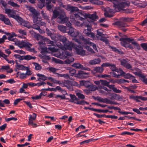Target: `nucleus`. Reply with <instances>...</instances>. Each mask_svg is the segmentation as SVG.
Segmentation results:
<instances>
[{"instance_id": "nucleus-1", "label": "nucleus", "mask_w": 147, "mask_h": 147, "mask_svg": "<svg viewBox=\"0 0 147 147\" xmlns=\"http://www.w3.org/2000/svg\"><path fill=\"white\" fill-rule=\"evenodd\" d=\"M61 41L64 45L65 49L69 50H72L73 48L78 55H84L85 54V52L83 49V47L80 45L77 46L71 42H69L64 36L60 35H57Z\"/></svg>"}, {"instance_id": "nucleus-2", "label": "nucleus", "mask_w": 147, "mask_h": 147, "mask_svg": "<svg viewBox=\"0 0 147 147\" xmlns=\"http://www.w3.org/2000/svg\"><path fill=\"white\" fill-rule=\"evenodd\" d=\"M68 34L71 36L74 37L73 40L79 44H81L80 40L77 38H75V37L78 36L81 39L83 42H84L85 45H88L90 46H92L94 49L96 50L97 49L96 45L90 41L89 39L85 38L83 36L80 35L79 34V32L73 28H71L69 29L68 32Z\"/></svg>"}, {"instance_id": "nucleus-3", "label": "nucleus", "mask_w": 147, "mask_h": 147, "mask_svg": "<svg viewBox=\"0 0 147 147\" xmlns=\"http://www.w3.org/2000/svg\"><path fill=\"white\" fill-rule=\"evenodd\" d=\"M53 13L52 19H55L59 16L57 19V22L58 23L64 24L69 20V18L66 16L65 13L63 10L59 12L57 10H55Z\"/></svg>"}, {"instance_id": "nucleus-4", "label": "nucleus", "mask_w": 147, "mask_h": 147, "mask_svg": "<svg viewBox=\"0 0 147 147\" xmlns=\"http://www.w3.org/2000/svg\"><path fill=\"white\" fill-rule=\"evenodd\" d=\"M130 2L126 0H120L114 1L113 7L117 11H121L125 7L129 6Z\"/></svg>"}, {"instance_id": "nucleus-5", "label": "nucleus", "mask_w": 147, "mask_h": 147, "mask_svg": "<svg viewBox=\"0 0 147 147\" xmlns=\"http://www.w3.org/2000/svg\"><path fill=\"white\" fill-rule=\"evenodd\" d=\"M15 44L21 48L26 47L27 49L28 50L31 52L34 51V50L33 48H30V47L32 46L31 44H30L28 42H25L23 40L21 41L19 40L15 42Z\"/></svg>"}, {"instance_id": "nucleus-6", "label": "nucleus", "mask_w": 147, "mask_h": 147, "mask_svg": "<svg viewBox=\"0 0 147 147\" xmlns=\"http://www.w3.org/2000/svg\"><path fill=\"white\" fill-rule=\"evenodd\" d=\"M84 25L87 28V30H85L84 31V32L86 34L87 36L94 38L95 37V35L93 33L91 32V27L90 25L88 24H85L84 23Z\"/></svg>"}, {"instance_id": "nucleus-7", "label": "nucleus", "mask_w": 147, "mask_h": 147, "mask_svg": "<svg viewBox=\"0 0 147 147\" xmlns=\"http://www.w3.org/2000/svg\"><path fill=\"white\" fill-rule=\"evenodd\" d=\"M114 24L117 26L118 28L124 32H125L127 30L125 28L128 26V25L122 21H117L115 22L114 23Z\"/></svg>"}, {"instance_id": "nucleus-8", "label": "nucleus", "mask_w": 147, "mask_h": 147, "mask_svg": "<svg viewBox=\"0 0 147 147\" xmlns=\"http://www.w3.org/2000/svg\"><path fill=\"white\" fill-rule=\"evenodd\" d=\"M26 8L32 13L33 18L40 16V13L39 12L36 10L33 7L27 6Z\"/></svg>"}, {"instance_id": "nucleus-9", "label": "nucleus", "mask_w": 147, "mask_h": 147, "mask_svg": "<svg viewBox=\"0 0 147 147\" xmlns=\"http://www.w3.org/2000/svg\"><path fill=\"white\" fill-rule=\"evenodd\" d=\"M59 47L61 49L59 50V52H57L55 54L56 55V56L63 59H66V56L65 55L64 51L62 50L63 46L59 45Z\"/></svg>"}, {"instance_id": "nucleus-10", "label": "nucleus", "mask_w": 147, "mask_h": 147, "mask_svg": "<svg viewBox=\"0 0 147 147\" xmlns=\"http://www.w3.org/2000/svg\"><path fill=\"white\" fill-rule=\"evenodd\" d=\"M46 32L47 35L49 36H50L52 39L54 40L55 41L59 40V41L62 42V41H61L59 39V38L57 36V35H60L59 34H53L50 31L48 28L46 29Z\"/></svg>"}, {"instance_id": "nucleus-11", "label": "nucleus", "mask_w": 147, "mask_h": 147, "mask_svg": "<svg viewBox=\"0 0 147 147\" xmlns=\"http://www.w3.org/2000/svg\"><path fill=\"white\" fill-rule=\"evenodd\" d=\"M115 11L117 12L114 8V9L108 8L106 10V11L104 13V15L106 17H111L113 16L112 14H110L109 13H114Z\"/></svg>"}, {"instance_id": "nucleus-12", "label": "nucleus", "mask_w": 147, "mask_h": 147, "mask_svg": "<svg viewBox=\"0 0 147 147\" xmlns=\"http://www.w3.org/2000/svg\"><path fill=\"white\" fill-rule=\"evenodd\" d=\"M76 83V82H72L71 81L68 80H65L63 82V87H66L68 89H70L71 88V86H70V85H75L74 84Z\"/></svg>"}, {"instance_id": "nucleus-13", "label": "nucleus", "mask_w": 147, "mask_h": 147, "mask_svg": "<svg viewBox=\"0 0 147 147\" xmlns=\"http://www.w3.org/2000/svg\"><path fill=\"white\" fill-rule=\"evenodd\" d=\"M40 47L42 50V52L48 53L47 48L45 47L44 41H40L38 42Z\"/></svg>"}, {"instance_id": "nucleus-14", "label": "nucleus", "mask_w": 147, "mask_h": 147, "mask_svg": "<svg viewBox=\"0 0 147 147\" xmlns=\"http://www.w3.org/2000/svg\"><path fill=\"white\" fill-rule=\"evenodd\" d=\"M70 96L71 99L70 101L71 102H74V103L78 105V103L80 102V101H79L78 98L74 95L71 94H70Z\"/></svg>"}, {"instance_id": "nucleus-15", "label": "nucleus", "mask_w": 147, "mask_h": 147, "mask_svg": "<svg viewBox=\"0 0 147 147\" xmlns=\"http://www.w3.org/2000/svg\"><path fill=\"white\" fill-rule=\"evenodd\" d=\"M87 17L88 18L94 21H95L98 19V16L96 15V12H95L93 14L87 15Z\"/></svg>"}, {"instance_id": "nucleus-16", "label": "nucleus", "mask_w": 147, "mask_h": 147, "mask_svg": "<svg viewBox=\"0 0 147 147\" xmlns=\"http://www.w3.org/2000/svg\"><path fill=\"white\" fill-rule=\"evenodd\" d=\"M37 76L38 77L37 80L39 81H45L47 80V77L44 75L40 74H36Z\"/></svg>"}, {"instance_id": "nucleus-17", "label": "nucleus", "mask_w": 147, "mask_h": 147, "mask_svg": "<svg viewBox=\"0 0 147 147\" xmlns=\"http://www.w3.org/2000/svg\"><path fill=\"white\" fill-rule=\"evenodd\" d=\"M7 3L11 6L16 9L19 8L20 7V5L14 3L13 1V0H9L7 2Z\"/></svg>"}, {"instance_id": "nucleus-18", "label": "nucleus", "mask_w": 147, "mask_h": 147, "mask_svg": "<svg viewBox=\"0 0 147 147\" xmlns=\"http://www.w3.org/2000/svg\"><path fill=\"white\" fill-rule=\"evenodd\" d=\"M36 115L35 113H33L32 115H30L29 118L28 124H33V120H34L36 119Z\"/></svg>"}, {"instance_id": "nucleus-19", "label": "nucleus", "mask_w": 147, "mask_h": 147, "mask_svg": "<svg viewBox=\"0 0 147 147\" xmlns=\"http://www.w3.org/2000/svg\"><path fill=\"white\" fill-rule=\"evenodd\" d=\"M101 61L99 58L94 59L93 60H90L89 62V63L91 65H94L100 63Z\"/></svg>"}, {"instance_id": "nucleus-20", "label": "nucleus", "mask_w": 147, "mask_h": 147, "mask_svg": "<svg viewBox=\"0 0 147 147\" xmlns=\"http://www.w3.org/2000/svg\"><path fill=\"white\" fill-rule=\"evenodd\" d=\"M15 67L16 69L20 70H25L26 69L27 67L24 66L23 65L19 64L17 62H16Z\"/></svg>"}, {"instance_id": "nucleus-21", "label": "nucleus", "mask_w": 147, "mask_h": 147, "mask_svg": "<svg viewBox=\"0 0 147 147\" xmlns=\"http://www.w3.org/2000/svg\"><path fill=\"white\" fill-rule=\"evenodd\" d=\"M120 40L121 41V44L122 46L125 47H127L129 46V43L127 42L124 38H120Z\"/></svg>"}, {"instance_id": "nucleus-22", "label": "nucleus", "mask_w": 147, "mask_h": 147, "mask_svg": "<svg viewBox=\"0 0 147 147\" xmlns=\"http://www.w3.org/2000/svg\"><path fill=\"white\" fill-rule=\"evenodd\" d=\"M70 18L71 20H76L78 19H80V17L78 13H71Z\"/></svg>"}, {"instance_id": "nucleus-23", "label": "nucleus", "mask_w": 147, "mask_h": 147, "mask_svg": "<svg viewBox=\"0 0 147 147\" xmlns=\"http://www.w3.org/2000/svg\"><path fill=\"white\" fill-rule=\"evenodd\" d=\"M78 74L80 76L84 78H86L89 76V74L88 73L84 72L82 71H79Z\"/></svg>"}, {"instance_id": "nucleus-24", "label": "nucleus", "mask_w": 147, "mask_h": 147, "mask_svg": "<svg viewBox=\"0 0 147 147\" xmlns=\"http://www.w3.org/2000/svg\"><path fill=\"white\" fill-rule=\"evenodd\" d=\"M56 46L53 45H50L47 48L48 52L49 51L51 52H56L57 51V49L56 48Z\"/></svg>"}, {"instance_id": "nucleus-25", "label": "nucleus", "mask_w": 147, "mask_h": 147, "mask_svg": "<svg viewBox=\"0 0 147 147\" xmlns=\"http://www.w3.org/2000/svg\"><path fill=\"white\" fill-rule=\"evenodd\" d=\"M69 11H70L72 13L74 11H77L79 10L78 8L77 7L68 6L67 9Z\"/></svg>"}, {"instance_id": "nucleus-26", "label": "nucleus", "mask_w": 147, "mask_h": 147, "mask_svg": "<svg viewBox=\"0 0 147 147\" xmlns=\"http://www.w3.org/2000/svg\"><path fill=\"white\" fill-rule=\"evenodd\" d=\"M91 83L88 81H82L80 82V84L82 86H84L85 87L88 88Z\"/></svg>"}, {"instance_id": "nucleus-27", "label": "nucleus", "mask_w": 147, "mask_h": 147, "mask_svg": "<svg viewBox=\"0 0 147 147\" xmlns=\"http://www.w3.org/2000/svg\"><path fill=\"white\" fill-rule=\"evenodd\" d=\"M104 69L101 66V67H95L94 68L93 70L96 72L102 73L103 72Z\"/></svg>"}, {"instance_id": "nucleus-28", "label": "nucleus", "mask_w": 147, "mask_h": 147, "mask_svg": "<svg viewBox=\"0 0 147 147\" xmlns=\"http://www.w3.org/2000/svg\"><path fill=\"white\" fill-rule=\"evenodd\" d=\"M95 99H96L98 101L100 102H103L107 104L108 99L107 98H103L99 96H97L96 98Z\"/></svg>"}, {"instance_id": "nucleus-29", "label": "nucleus", "mask_w": 147, "mask_h": 147, "mask_svg": "<svg viewBox=\"0 0 147 147\" xmlns=\"http://www.w3.org/2000/svg\"><path fill=\"white\" fill-rule=\"evenodd\" d=\"M71 21L76 26L80 27L83 26L82 23L76 20H71Z\"/></svg>"}, {"instance_id": "nucleus-30", "label": "nucleus", "mask_w": 147, "mask_h": 147, "mask_svg": "<svg viewBox=\"0 0 147 147\" xmlns=\"http://www.w3.org/2000/svg\"><path fill=\"white\" fill-rule=\"evenodd\" d=\"M36 57L35 56H32L29 55H24V60H29L31 59H35Z\"/></svg>"}, {"instance_id": "nucleus-31", "label": "nucleus", "mask_w": 147, "mask_h": 147, "mask_svg": "<svg viewBox=\"0 0 147 147\" xmlns=\"http://www.w3.org/2000/svg\"><path fill=\"white\" fill-rule=\"evenodd\" d=\"M59 30L62 32L63 33L66 32V27L63 25H59L58 26Z\"/></svg>"}, {"instance_id": "nucleus-32", "label": "nucleus", "mask_w": 147, "mask_h": 147, "mask_svg": "<svg viewBox=\"0 0 147 147\" xmlns=\"http://www.w3.org/2000/svg\"><path fill=\"white\" fill-rule=\"evenodd\" d=\"M11 17L14 18L18 21H19L20 22H22L23 21V19L19 16L11 15L10 16Z\"/></svg>"}, {"instance_id": "nucleus-33", "label": "nucleus", "mask_w": 147, "mask_h": 147, "mask_svg": "<svg viewBox=\"0 0 147 147\" xmlns=\"http://www.w3.org/2000/svg\"><path fill=\"white\" fill-rule=\"evenodd\" d=\"M42 20V18L40 16H37L33 18V22L34 23L38 24L40 20Z\"/></svg>"}, {"instance_id": "nucleus-34", "label": "nucleus", "mask_w": 147, "mask_h": 147, "mask_svg": "<svg viewBox=\"0 0 147 147\" xmlns=\"http://www.w3.org/2000/svg\"><path fill=\"white\" fill-rule=\"evenodd\" d=\"M41 13L42 14V16L43 17V18L48 21V22H50V20L49 19V18L48 16L44 12V11H42L41 12Z\"/></svg>"}, {"instance_id": "nucleus-35", "label": "nucleus", "mask_w": 147, "mask_h": 147, "mask_svg": "<svg viewBox=\"0 0 147 147\" xmlns=\"http://www.w3.org/2000/svg\"><path fill=\"white\" fill-rule=\"evenodd\" d=\"M5 13L7 14L9 17H11L10 16L11 15H14L12 14V10L9 9L5 8Z\"/></svg>"}, {"instance_id": "nucleus-36", "label": "nucleus", "mask_w": 147, "mask_h": 147, "mask_svg": "<svg viewBox=\"0 0 147 147\" xmlns=\"http://www.w3.org/2000/svg\"><path fill=\"white\" fill-rule=\"evenodd\" d=\"M72 66L76 68L81 69L83 67V65L79 63H75L72 65Z\"/></svg>"}, {"instance_id": "nucleus-37", "label": "nucleus", "mask_w": 147, "mask_h": 147, "mask_svg": "<svg viewBox=\"0 0 147 147\" xmlns=\"http://www.w3.org/2000/svg\"><path fill=\"white\" fill-rule=\"evenodd\" d=\"M76 94L78 98L81 99H83L85 98L84 96L80 92H76Z\"/></svg>"}, {"instance_id": "nucleus-38", "label": "nucleus", "mask_w": 147, "mask_h": 147, "mask_svg": "<svg viewBox=\"0 0 147 147\" xmlns=\"http://www.w3.org/2000/svg\"><path fill=\"white\" fill-rule=\"evenodd\" d=\"M122 76H123L124 78H125L130 79H131L132 76V75L130 74L129 73L126 74L124 72V73L123 74Z\"/></svg>"}, {"instance_id": "nucleus-39", "label": "nucleus", "mask_w": 147, "mask_h": 147, "mask_svg": "<svg viewBox=\"0 0 147 147\" xmlns=\"http://www.w3.org/2000/svg\"><path fill=\"white\" fill-rule=\"evenodd\" d=\"M76 71L75 69L72 68H70L69 70V72L70 76H73L76 73Z\"/></svg>"}, {"instance_id": "nucleus-40", "label": "nucleus", "mask_w": 147, "mask_h": 147, "mask_svg": "<svg viewBox=\"0 0 147 147\" xmlns=\"http://www.w3.org/2000/svg\"><path fill=\"white\" fill-rule=\"evenodd\" d=\"M132 44L134 45V48L138 50H139L140 49V46L135 41L133 42H132Z\"/></svg>"}, {"instance_id": "nucleus-41", "label": "nucleus", "mask_w": 147, "mask_h": 147, "mask_svg": "<svg viewBox=\"0 0 147 147\" xmlns=\"http://www.w3.org/2000/svg\"><path fill=\"white\" fill-rule=\"evenodd\" d=\"M141 77H140V79L142 80V81L145 83L146 84H147V78H146L145 76H144L143 74H142V75L141 76Z\"/></svg>"}, {"instance_id": "nucleus-42", "label": "nucleus", "mask_w": 147, "mask_h": 147, "mask_svg": "<svg viewBox=\"0 0 147 147\" xmlns=\"http://www.w3.org/2000/svg\"><path fill=\"white\" fill-rule=\"evenodd\" d=\"M90 91H93L95 90L97 88L96 87L91 83L88 88Z\"/></svg>"}, {"instance_id": "nucleus-43", "label": "nucleus", "mask_w": 147, "mask_h": 147, "mask_svg": "<svg viewBox=\"0 0 147 147\" xmlns=\"http://www.w3.org/2000/svg\"><path fill=\"white\" fill-rule=\"evenodd\" d=\"M120 61L121 65L124 67L128 63L127 60L124 59L121 60Z\"/></svg>"}, {"instance_id": "nucleus-44", "label": "nucleus", "mask_w": 147, "mask_h": 147, "mask_svg": "<svg viewBox=\"0 0 147 147\" xmlns=\"http://www.w3.org/2000/svg\"><path fill=\"white\" fill-rule=\"evenodd\" d=\"M93 111L98 112H103L105 113H106L107 111H108V110H101V109H98L93 108Z\"/></svg>"}, {"instance_id": "nucleus-45", "label": "nucleus", "mask_w": 147, "mask_h": 147, "mask_svg": "<svg viewBox=\"0 0 147 147\" xmlns=\"http://www.w3.org/2000/svg\"><path fill=\"white\" fill-rule=\"evenodd\" d=\"M112 97L116 100H120L122 99L123 98L122 96L116 94L113 95Z\"/></svg>"}, {"instance_id": "nucleus-46", "label": "nucleus", "mask_w": 147, "mask_h": 147, "mask_svg": "<svg viewBox=\"0 0 147 147\" xmlns=\"http://www.w3.org/2000/svg\"><path fill=\"white\" fill-rule=\"evenodd\" d=\"M74 61V58L72 57H70L65 61V62L68 64H69Z\"/></svg>"}, {"instance_id": "nucleus-47", "label": "nucleus", "mask_w": 147, "mask_h": 147, "mask_svg": "<svg viewBox=\"0 0 147 147\" xmlns=\"http://www.w3.org/2000/svg\"><path fill=\"white\" fill-rule=\"evenodd\" d=\"M3 22L6 25L10 26L11 25V24L10 22V20L8 18H6Z\"/></svg>"}, {"instance_id": "nucleus-48", "label": "nucleus", "mask_w": 147, "mask_h": 147, "mask_svg": "<svg viewBox=\"0 0 147 147\" xmlns=\"http://www.w3.org/2000/svg\"><path fill=\"white\" fill-rule=\"evenodd\" d=\"M14 56L16 58L20 60H24V55L21 56L19 55H15Z\"/></svg>"}, {"instance_id": "nucleus-49", "label": "nucleus", "mask_w": 147, "mask_h": 147, "mask_svg": "<svg viewBox=\"0 0 147 147\" xmlns=\"http://www.w3.org/2000/svg\"><path fill=\"white\" fill-rule=\"evenodd\" d=\"M34 65L35 66V68L36 70H39L41 69V67L38 63H33Z\"/></svg>"}, {"instance_id": "nucleus-50", "label": "nucleus", "mask_w": 147, "mask_h": 147, "mask_svg": "<svg viewBox=\"0 0 147 147\" xmlns=\"http://www.w3.org/2000/svg\"><path fill=\"white\" fill-rule=\"evenodd\" d=\"M109 67L113 71H115L117 69V68L116 67L115 65L114 64L111 63Z\"/></svg>"}, {"instance_id": "nucleus-51", "label": "nucleus", "mask_w": 147, "mask_h": 147, "mask_svg": "<svg viewBox=\"0 0 147 147\" xmlns=\"http://www.w3.org/2000/svg\"><path fill=\"white\" fill-rule=\"evenodd\" d=\"M101 84L106 86H107L108 84H109V82H107L106 80H100Z\"/></svg>"}, {"instance_id": "nucleus-52", "label": "nucleus", "mask_w": 147, "mask_h": 147, "mask_svg": "<svg viewBox=\"0 0 147 147\" xmlns=\"http://www.w3.org/2000/svg\"><path fill=\"white\" fill-rule=\"evenodd\" d=\"M94 139H90L88 140H86L80 142V144L81 145H82L84 144L88 143L92 141Z\"/></svg>"}, {"instance_id": "nucleus-53", "label": "nucleus", "mask_w": 147, "mask_h": 147, "mask_svg": "<svg viewBox=\"0 0 147 147\" xmlns=\"http://www.w3.org/2000/svg\"><path fill=\"white\" fill-rule=\"evenodd\" d=\"M52 7V5L49 1H47L46 3V7L47 9L50 10L51 9Z\"/></svg>"}, {"instance_id": "nucleus-54", "label": "nucleus", "mask_w": 147, "mask_h": 147, "mask_svg": "<svg viewBox=\"0 0 147 147\" xmlns=\"http://www.w3.org/2000/svg\"><path fill=\"white\" fill-rule=\"evenodd\" d=\"M110 48L112 49V50L116 52H118L120 54H123V52L120 51L118 49H117L115 47H110Z\"/></svg>"}, {"instance_id": "nucleus-55", "label": "nucleus", "mask_w": 147, "mask_h": 147, "mask_svg": "<svg viewBox=\"0 0 147 147\" xmlns=\"http://www.w3.org/2000/svg\"><path fill=\"white\" fill-rule=\"evenodd\" d=\"M123 13H131L133 12L130 9H123V10H121Z\"/></svg>"}, {"instance_id": "nucleus-56", "label": "nucleus", "mask_w": 147, "mask_h": 147, "mask_svg": "<svg viewBox=\"0 0 147 147\" xmlns=\"http://www.w3.org/2000/svg\"><path fill=\"white\" fill-rule=\"evenodd\" d=\"M110 74L113 77L117 78H120L119 74H117L115 72H111Z\"/></svg>"}, {"instance_id": "nucleus-57", "label": "nucleus", "mask_w": 147, "mask_h": 147, "mask_svg": "<svg viewBox=\"0 0 147 147\" xmlns=\"http://www.w3.org/2000/svg\"><path fill=\"white\" fill-rule=\"evenodd\" d=\"M43 94L41 92L38 95H37L36 96H33L32 97V98L33 99H40L42 96Z\"/></svg>"}, {"instance_id": "nucleus-58", "label": "nucleus", "mask_w": 147, "mask_h": 147, "mask_svg": "<svg viewBox=\"0 0 147 147\" xmlns=\"http://www.w3.org/2000/svg\"><path fill=\"white\" fill-rule=\"evenodd\" d=\"M115 71L118 74H119L120 76V75H122L124 73V72L122 69H119L117 68L116 69Z\"/></svg>"}, {"instance_id": "nucleus-59", "label": "nucleus", "mask_w": 147, "mask_h": 147, "mask_svg": "<svg viewBox=\"0 0 147 147\" xmlns=\"http://www.w3.org/2000/svg\"><path fill=\"white\" fill-rule=\"evenodd\" d=\"M121 20L122 21L128 22L131 21L132 19L127 17H122L121 18Z\"/></svg>"}, {"instance_id": "nucleus-60", "label": "nucleus", "mask_w": 147, "mask_h": 147, "mask_svg": "<svg viewBox=\"0 0 147 147\" xmlns=\"http://www.w3.org/2000/svg\"><path fill=\"white\" fill-rule=\"evenodd\" d=\"M7 39L6 36L5 35H3L2 38H0V44H1L4 43L5 40Z\"/></svg>"}, {"instance_id": "nucleus-61", "label": "nucleus", "mask_w": 147, "mask_h": 147, "mask_svg": "<svg viewBox=\"0 0 147 147\" xmlns=\"http://www.w3.org/2000/svg\"><path fill=\"white\" fill-rule=\"evenodd\" d=\"M10 68V67L8 65L2 66L1 68L0 69V71L3 70V69L8 70Z\"/></svg>"}, {"instance_id": "nucleus-62", "label": "nucleus", "mask_w": 147, "mask_h": 147, "mask_svg": "<svg viewBox=\"0 0 147 147\" xmlns=\"http://www.w3.org/2000/svg\"><path fill=\"white\" fill-rule=\"evenodd\" d=\"M141 45L143 49L146 51H147V43L141 44Z\"/></svg>"}, {"instance_id": "nucleus-63", "label": "nucleus", "mask_w": 147, "mask_h": 147, "mask_svg": "<svg viewBox=\"0 0 147 147\" xmlns=\"http://www.w3.org/2000/svg\"><path fill=\"white\" fill-rule=\"evenodd\" d=\"M125 67L127 69L131 70L133 71V69H132V67L131 65L128 63L125 66Z\"/></svg>"}, {"instance_id": "nucleus-64", "label": "nucleus", "mask_w": 147, "mask_h": 147, "mask_svg": "<svg viewBox=\"0 0 147 147\" xmlns=\"http://www.w3.org/2000/svg\"><path fill=\"white\" fill-rule=\"evenodd\" d=\"M103 30L102 29L98 30L97 31V34L99 36H102L103 34L102 33Z\"/></svg>"}]
</instances>
